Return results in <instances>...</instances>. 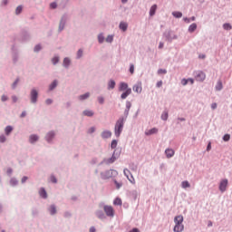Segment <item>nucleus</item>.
<instances>
[{
    "label": "nucleus",
    "mask_w": 232,
    "mask_h": 232,
    "mask_svg": "<svg viewBox=\"0 0 232 232\" xmlns=\"http://www.w3.org/2000/svg\"><path fill=\"white\" fill-rule=\"evenodd\" d=\"M227 188V179L221 180L219 184V190L224 193L226 191V188Z\"/></svg>",
    "instance_id": "obj_7"
},
{
    "label": "nucleus",
    "mask_w": 232,
    "mask_h": 232,
    "mask_svg": "<svg viewBox=\"0 0 232 232\" xmlns=\"http://www.w3.org/2000/svg\"><path fill=\"white\" fill-rule=\"evenodd\" d=\"M103 209L107 217H113V215H115V210H113V208L111 206H105Z\"/></svg>",
    "instance_id": "obj_4"
},
{
    "label": "nucleus",
    "mask_w": 232,
    "mask_h": 232,
    "mask_svg": "<svg viewBox=\"0 0 232 232\" xmlns=\"http://www.w3.org/2000/svg\"><path fill=\"white\" fill-rule=\"evenodd\" d=\"M117 206H122V200L120 198H117Z\"/></svg>",
    "instance_id": "obj_52"
},
{
    "label": "nucleus",
    "mask_w": 232,
    "mask_h": 232,
    "mask_svg": "<svg viewBox=\"0 0 232 232\" xmlns=\"http://www.w3.org/2000/svg\"><path fill=\"white\" fill-rule=\"evenodd\" d=\"M160 86H162V81H160L157 82V87L160 88Z\"/></svg>",
    "instance_id": "obj_59"
},
{
    "label": "nucleus",
    "mask_w": 232,
    "mask_h": 232,
    "mask_svg": "<svg viewBox=\"0 0 232 232\" xmlns=\"http://www.w3.org/2000/svg\"><path fill=\"white\" fill-rule=\"evenodd\" d=\"M188 79L181 80V84H183V86H186V84H188Z\"/></svg>",
    "instance_id": "obj_45"
},
{
    "label": "nucleus",
    "mask_w": 232,
    "mask_h": 232,
    "mask_svg": "<svg viewBox=\"0 0 232 232\" xmlns=\"http://www.w3.org/2000/svg\"><path fill=\"white\" fill-rule=\"evenodd\" d=\"M102 139H110V137H111V131L105 130V131L102 132Z\"/></svg>",
    "instance_id": "obj_12"
},
{
    "label": "nucleus",
    "mask_w": 232,
    "mask_h": 232,
    "mask_svg": "<svg viewBox=\"0 0 232 232\" xmlns=\"http://www.w3.org/2000/svg\"><path fill=\"white\" fill-rule=\"evenodd\" d=\"M182 222H184V217H182V215L176 216L174 218V224H175V227L173 228L174 232H183L184 231V224H182Z\"/></svg>",
    "instance_id": "obj_1"
},
{
    "label": "nucleus",
    "mask_w": 232,
    "mask_h": 232,
    "mask_svg": "<svg viewBox=\"0 0 232 232\" xmlns=\"http://www.w3.org/2000/svg\"><path fill=\"white\" fill-rule=\"evenodd\" d=\"M181 186H182V188H184L190 187L188 181H183V182L181 183Z\"/></svg>",
    "instance_id": "obj_31"
},
{
    "label": "nucleus",
    "mask_w": 232,
    "mask_h": 232,
    "mask_svg": "<svg viewBox=\"0 0 232 232\" xmlns=\"http://www.w3.org/2000/svg\"><path fill=\"white\" fill-rule=\"evenodd\" d=\"M2 101H3V102H5V101H8V97L6 95H3Z\"/></svg>",
    "instance_id": "obj_53"
},
{
    "label": "nucleus",
    "mask_w": 232,
    "mask_h": 232,
    "mask_svg": "<svg viewBox=\"0 0 232 232\" xmlns=\"http://www.w3.org/2000/svg\"><path fill=\"white\" fill-rule=\"evenodd\" d=\"M188 82H190V84H194L195 83V80H193L192 78L188 79Z\"/></svg>",
    "instance_id": "obj_61"
},
{
    "label": "nucleus",
    "mask_w": 232,
    "mask_h": 232,
    "mask_svg": "<svg viewBox=\"0 0 232 232\" xmlns=\"http://www.w3.org/2000/svg\"><path fill=\"white\" fill-rule=\"evenodd\" d=\"M172 15H173V17H176L177 19H180V17H182V13L181 12H173Z\"/></svg>",
    "instance_id": "obj_21"
},
{
    "label": "nucleus",
    "mask_w": 232,
    "mask_h": 232,
    "mask_svg": "<svg viewBox=\"0 0 232 232\" xmlns=\"http://www.w3.org/2000/svg\"><path fill=\"white\" fill-rule=\"evenodd\" d=\"M39 195L40 197H43V198H46L48 197V195L46 194V190L44 188L40 189Z\"/></svg>",
    "instance_id": "obj_13"
},
{
    "label": "nucleus",
    "mask_w": 232,
    "mask_h": 232,
    "mask_svg": "<svg viewBox=\"0 0 232 232\" xmlns=\"http://www.w3.org/2000/svg\"><path fill=\"white\" fill-rule=\"evenodd\" d=\"M11 184H13V186H15V184H17V181L14 180V179H12V180H11Z\"/></svg>",
    "instance_id": "obj_63"
},
{
    "label": "nucleus",
    "mask_w": 232,
    "mask_h": 232,
    "mask_svg": "<svg viewBox=\"0 0 232 232\" xmlns=\"http://www.w3.org/2000/svg\"><path fill=\"white\" fill-rule=\"evenodd\" d=\"M115 160H116L115 154H113L112 157H111V159H110V160H108V163H109V164H111L112 162H115Z\"/></svg>",
    "instance_id": "obj_39"
},
{
    "label": "nucleus",
    "mask_w": 232,
    "mask_h": 232,
    "mask_svg": "<svg viewBox=\"0 0 232 232\" xmlns=\"http://www.w3.org/2000/svg\"><path fill=\"white\" fill-rule=\"evenodd\" d=\"M223 28L224 30H231L232 26L230 25V24H224Z\"/></svg>",
    "instance_id": "obj_29"
},
{
    "label": "nucleus",
    "mask_w": 232,
    "mask_h": 232,
    "mask_svg": "<svg viewBox=\"0 0 232 232\" xmlns=\"http://www.w3.org/2000/svg\"><path fill=\"white\" fill-rule=\"evenodd\" d=\"M119 92H122L121 99H127L129 95H131V88L128 87V83L121 82L119 86Z\"/></svg>",
    "instance_id": "obj_2"
},
{
    "label": "nucleus",
    "mask_w": 232,
    "mask_h": 232,
    "mask_svg": "<svg viewBox=\"0 0 232 232\" xmlns=\"http://www.w3.org/2000/svg\"><path fill=\"white\" fill-rule=\"evenodd\" d=\"M120 30L126 32L128 30V24L126 22H121L119 25Z\"/></svg>",
    "instance_id": "obj_10"
},
{
    "label": "nucleus",
    "mask_w": 232,
    "mask_h": 232,
    "mask_svg": "<svg viewBox=\"0 0 232 232\" xmlns=\"http://www.w3.org/2000/svg\"><path fill=\"white\" fill-rule=\"evenodd\" d=\"M111 148L114 150V148H117V140H113L111 144Z\"/></svg>",
    "instance_id": "obj_35"
},
{
    "label": "nucleus",
    "mask_w": 232,
    "mask_h": 232,
    "mask_svg": "<svg viewBox=\"0 0 232 232\" xmlns=\"http://www.w3.org/2000/svg\"><path fill=\"white\" fill-rule=\"evenodd\" d=\"M63 66H65V67L70 66V60L68 58H64Z\"/></svg>",
    "instance_id": "obj_30"
},
{
    "label": "nucleus",
    "mask_w": 232,
    "mask_h": 232,
    "mask_svg": "<svg viewBox=\"0 0 232 232\" xmlns=\"http://www.w3.org/2000/svg\"><path fill=\"white\" fill-rule=\"evenodd\" d=\"M50 7L53 8V9H55V8H57V4L56 3H52L50 5Z\"/></svg>",
    "instance_id": "obj_48"
},
{
    "label": "nucleus",
    "mask_w": 232,
    "mask_h": 232,
    "mask_svg": "<svg viewBox=\"0 0 232 232\" xmlns=\"http://www.w3.org/2000/svg\"><path fill=\"white\" fill-rule=\"evenodd\" d=\"M90 232H95V228H94L93 227H92L90 228Z\"/></svg>",
    "instance_id": "obj_64"
},
{
    "label": "nucleus",
    "mask_w": 232,
    "mask_h": 232,
    "mask_svg": "<svg viewBox=\"0 0 232 232\" xmlns=\"http://www.w3.org/2000/svg\"><path fill=\"white\" fill-rule=\"evenodd\" d=\"M165 154L167 159H171V157H173L175 155V150L172 149H167L165 150Z\"/></svg>",
    "instance_id": "obj_8"
},
{
    "label": "nucleus",
    "mask_w": 232,
    "mask_h": 232,
    "mask_svg": "<svg viewBox=\"0 0 232 232\" xmlns=\"http://www.w3.org/2000/svg\"><path fill=\"white\" fill-rule=\"evenodd\" d=\"M216 90L218 92H220V90H222V82L218 81L217 85H216Z\"/></svg>",
    "instance_id": "obj_23"
},
{
    "label": "nucleus",
    "mask_w": 232,
    "mask_h": 232,
    "mask_svg": "<svg viewBox=\"0 0 232 232\" xmlns=\"http://www.w3.org/2000/svg\"><path fill=\"white\" fill-rule=\"evenodd\" d=\"M109 89L115 88V81H110L108 84Z\"/></svg>",
    "instance_id": "obj_27"
},
{
    "label": "nucleus",
    "mask_w": 232,
    "mask_h": 232,
    "mask_svg": "<svg viewBox=\"0 0 232 232\" xmlns=\"http://www.w3.org/2000/svg\"><path fill=\"white\" fill-rule=\"evenodd\" d=\"M22 12H23V6L22 5L17 6L15 10L16 15H19V14H21Z\"/></svg>",
    "instance_id": "obj_26"
},
{
    "label": "nucleus",
    "mask_w": 232,
    "mask_h": 232,
    "mask_svg": "<svg viewBox=\"0 0 232 232\" xmlns=\"http://www.w3.org/2000/svg\"><path fill=\"white\" fill-rule=\"evenodd\" d=\"M127 179L130 184H135V178H133V175L130 174V176H128Z\"/></svg>",
    "instance_id": "obj_24"
},
{
    "label": "nucleus",
    "mask_w": 232,
    "mask_h": 232,
    "mask_svg": "<svg viewBox=\"0 0 232 232\" xmlns=\"http://www.w3.org/2000/svg\"><path fill=\"white\" fill-rule=\"evenodd\" d=\"M113 41V35H109L106 38V43H111Z\"/></svg>",
    "instance_id": "obj_37"
},
{
    "label": "nucleus",
    "mask_w": 232,
    "mask_h": 232,
    "mask_svg": "<svg viewBox=\"0 0 232 232\" xmlns=\"http://www.w3.org/2000/svg\"><path fill=\"white\" fill-rule=\"evenodd\" d=\"M51 182H53V184H57V179L55 178V176H51Z\"/></svg>",
    "instance_id": "obj_41"
},
{
    "label": "nucleus",
    "mask_w": 232,
    "mask_h": 232,
    "mask_svg": "<svg viewBox=\"0 0 232 232\" xmlns=\"http://www.w3.org/2000/svg\"><path fill=\"white\" fill-rule=\"evenodd\" d=\"M183 20L185 21V23H191V19L190 18H183Z\"/></svg>",
    "instance_id": "obj_55"
},
{
    "label": "nucleus",
    "mask_w": 232,
    "mask_h": 232,
    "mask_svg": "<svg viewBox=\"0 0 232 232\" xmlns=\"http://www.w3.org/2000/svg\"><path fill=\"white\" fill-rule=\"evenodd\" d=\"M83 115H85V117H93L94 113L92 111H83Z\"/></svg>",
    "instance_id": "obj_17"
},
{
    "label": "nucleus",
    "mask_w": 232,
    "mask_h": 232,
    "mask_svg": "<svg viewBox=\"0 0 232 232\" xmlns=\"http://www.w3.org/2000/svg\"><path fill=\"white\" fill-rule=\"evenodd\" d=\"M168 72L165 70V69H160L159 71H158V73L160 75V74H162V73H167Z\"/></svg>",
    "instance_id": "obj_44"
},
{
    "label": "nucleus",
    "mask_w": 232,
    "mask_h": 232,
    "mask_svg": "<svg viewBox=\"0 0 232 232\" xmlns=\"http://www.w3.org/2000/svg\"><path fill=\"white\" fill-rule=\"evenodd\" d=\"M130 72L131 73V75H133V73H135V65L130 64Z\"/></svg>",
    "instance_id": "obj_36"
},
{
    "label": "nucleus",
    "mask_w": 232,
    "mask_h": 232,
    "mask_svg": "<svg viewBox=\"0 0 232 232\" xmlns=\"http://www.w3.org/2000/svg\"><path fill=\"white\" fill-rule=\"evenodd\" d=\"M53 137H55V133H53V131H51L46 135V140L50 142V140H52Z\"/></svg>",
    "instance_id": "obj_15"
},
{
    "label": "nucleus",
    "mask_w": 232,
    "mask_h": 232,
    "mask_svg": "<svg viewBox=\"0 0 232 232\" xmlns=\"http://www.w3.org/2000/svg\"><path fill=\"white\" fill-rule=\"evenodd\" d=\"M231 139V136L229 134H225L223 137V140H225V142H227V140H229Z\"/></svg>",
    "instance_id": "obj_34"
},
{
    "label": "nucleus",
    "mask_w": 232,
    "mask_h": 232,
    "mask_svg": "<svg viewBox=\"0 0 232 232\" xmlns=\"http://www.w3.org/2000/svg\"><path fill=\"white\" fill-rule=\"evenodd\" d=\"M41 50V45H36L35 47H34V52H39Z\"/></svg>",
    "instance_id": "obj_51"
},
{
    "label": "nucleus",
    "mask_w": 232,
    "mask_h": 232,
    "mask_svg": "<svg viewBox=\"0 0 232 232\" xmlns=\"http://www.w3.org/2000/svg\"><path fill=\"white\" fill-rule=\"evenodd\" d=\"M132 90L136 93H141L142 92V83L141 82L136 83L135 85H133Z\"/></svg>",
    "instance_id": "obj_6"
},
{
    "label": "nucleus",
    "mask_w": 232,
    "mask_h": 232,
    "mask_svg": "<svg viewBox=\"0 0 232 232\" xmlns=\"http://www.w3.org/2000/svg\"><path fill=\"white\" fill-rule=\"evenodd\" d=\"M96 215H97L98 218H101V219L105 218L104 214L101 211H98Z\"/></svg>",
    "instance_id": "obj_33"
},
{
    "label": "nucleus",
    "mask_w": 232,
    "mask_h": 232,
    "mask_svg": "<svg viewBox=\"0 0 232 232\" xmlns=\"http://www.w3.org/2000/svg\"><path fill=\"white\" fill-rule=\"evenodd\" d=\"M121 130H122V123H120V126L118 128V133H121Z\"/></svg>",
    "instance_id": "obj_54"
},
{
    "label": "nucleus",
    "mask_w": 232,
    "mask_h": 232,
    "mask_svg": "<svg viewBox=\"0 0 232 232\" xmlns=\"http://www.w3.org/2000/svg\"><path fill=\"white\" fill-rule=\"evenodd\" d=\"M126 108H127V111H130V109L131 108V102H126Z\"/></svg>",
    "instance_id": "obj_42"
},
{
    "label": "nucleus",
    "mask_w": 232,
    "mask_h": 232,
    "mask_svg": "<svg viewBox=\"0 0 232 232\" xmlns=\"http://www.w3.org/2000/svg\"><path fill=\"white\" fill-rule=\"evenodd\" d=\"M53 64H57L59 63V57H54L52 59Z\"/></svg>",
    "instance_id": "obj_40"
},
{
    "label": "nucleus",
    "mask_w": 232,
    "mask_h": 232,
    "mask_svg": "<svg viewBox=\"0 0 232 232\" xmlns=\"http://www.w3.org/2000/svg\"><path fill=\"white\" fill-rule=\"evenodd\" d=\"M28 180V177L24 176L22 178V184H24Z\"/></svg>",
    "instance_id": "obj_49"
},
{
    "label": "nucleus",
    "mask_w": 232,
    "mask_h": 232,
    "mask_svg": "<svg viewBox=\"0 0 232 232\" xmlns=\"http://www.w3.org/2000/svg\"><path fill=\"white\" fill-rule=\"evenodd\" d=\"M98 102H100V104H103L104 103V98L99 97L98 98Z\"/></svg>",
    "instance_id": "obj_47"
},
{
    "label": "nucleus",
    "mask_w": 232,
    "mask_h": 232,
    "mask_svg": "<svg viewBox=\"0 0 232 232\" xmlns=\"http://www.w3.org/2000/svg\"><path fill=\"white\" fill-rule=\"evenodd\" d=\"M14 128H12V126H7L5 130V135H10V133H12Z\"/></svg>",
    "instance_id": "obj_22"
},
{
    "label": "nucleus",
    "mask_w": 232,
    "mask_h": 232,
    "mask_svg": "<svg viewBox=\"0 0 232 232\" xmlns=\"http://www.w3.org/2000/svg\"><path fill=\"white\" fill-rule=\"evenodd\" d=\"M57 87V81H53L51 85L49 86V90H53Z\"/></svg>",
    "instance_id": "obj_25"
},
{
    "label": "nucleus",
    "mask_w": 232,
    "mask_h": 232,
    "mask_svg": "<svg viewBox=\"0 0 232 232\" xmlns=\"http://www.w3.org/2000/svg\"><path fill=\"white\" fill-rule=\"evenodd\" d=\"M90 97V92H86L85 94L80 95L79 99L80 101H86Z\"/></svg>",
    "instance_id": "obj_18"
},
{
    "label": "nucleus",
    "mask_w": 232,
    "mask_h": 232,
    "mask_svg": "<svg viewBox=\"0 0 232 232\" xmlns=\"http://www.w3.org/2000/svg\"><path fill=\"white\" fill-rule=\"evenodd\" d=\"M49 211H50V214H51V215H55V213H57V208H55V206L52 205V206L49 208Z\"/></svg>",
    "instance_id": "obj_19"
},
{
    "label": "nucleus",
    "mask_w": 232,
    "mask_h": 232,
    "mask_svg": "<svg viewBox=\"0 0 232 232\" xmlns=\"http://www.w3.org/2000/svg\"><path fill=\"white\" fill-rule=\"evenodd\" d=\"M123 173H124V175L128 178V177H130V175H131V173L130 172V170L128 169H125L124 170H123Z\"/></svg>",
    "instance_id": "obj_38"
},
{
    "label": "nucleus",
    "mask_w": 232,
    "mask_h": 232,
    "mask_svg": "<svg viewBox=\"0 0 232 232\" xmlns=\"http://www.w3.org/2000/svg\"><path fill=\"white\" fill-rule=\"evenodd\" d=\"M155 12H157V5H153L150 7V15L152 17V15L155 14Z\"/></svg>",
    "instance_id": "obj_14"
},
{
    "label": "nucleus",
    "mask_w": 232,
    "mask_h": 232,
    "mask_svg": "<svg viewBox=\"0 0 232 232\" xmlns=\"http://www.w3.org/2000/svg\"><path fill=\"white\" fill-rule=\"evenodd\" d=\"M39 93L37 92V91L35 89H33L31 91V102H33L34 104L35 102H37V97H38Z\"/></svg>",
    "instance_id": "obj_5"
},
{
    "label": "nucleus",
    "mask_w": 232,
    "mask_h": 232,
    "mask_svg": "<svg viewBox=\"0 0 232 232\" xmlns=\"http://www.w3.org/2000/svg\"><path fill=\"white\" fill-rule=\"evenodd\" d=\"M113 171L114 170H108L107 172H105L104 178L110 179V178L113 177Z\"/></svg>",
    "instance_id": "obj_20"
},
{
    "label": "nucleus",
    "mask_w": 232,
    "mask_h": 232,
    "mask_svg": "<svg viewBox=\"0 0 232 232\" xmlns=\"http://www.w3.org/2000/svg\"><path fill=\"white\" fill-rule=\"evenodd\" d=\"M129 232H140V230H139V228H132L130 231Z\"/></svg>",
    "instance_id": "obj_58"
},
{
    "label": "nucleus",
    "mask_w": 232,
    "mask_h": 232,
    "mask_svg": "<svg viewBox=\"0 0 232 232\" xmlns=\"http://www.w3.org/2000/svg\"><path fill=\"white\" fill-rule=\"evenodd\" d=\"M37 140H39V136L35 134L31 135L29 138V142H31V144H34V142H37Z\"/></svg>",
    "instance_id": "obj_11"
},
{
    "label": "nucleus",
    "mask_w": 232,
    "mask_h": 232,
    "mask_svg": "<svg viewBox=\"0 0 232 232\" xmlns=\"http://www.w3.org/2000/svg\"><path fill=\"white\" fill-rule=\"evenodd\" d=\"M52 102H53L52 99H47V100L45 101V103H46V104H52Z\"/></svg>",
    "instance_id": "obj_56"
},
{
    "label": "nucleus",
    "mask_w": 232,
    "mask_h": 232,
    "mask_svg": "<svg viewBox=\"0 0 232 232\" xmlns=\"http://www.w3.org/2000/svg\"><path fill=\"white\" fill-rule=\"evenodd\" d=\"M211 108H212L213 110H217V103H212V104H211Z\"/></svg>",
    "instance_id": "obj_60"
},
{
    "label": "nucleus",
    "mask_w": 232,
    "mask_h": 232,
    "mask_svg": "<svg viewBox=\"0 0 232 232\" xmlns=\"http://www.w3.org/2000/svg\"><path fill=\"white\" fill-rule=\"evenodd\" d=\"M19 82V79H17L14 83H13V88H15L17 86V83Z\"/></svg>",
    "instance_id": "obj_57"
},
{
    "label": "nucleus",
    "mask_w": 232,
    "mask_h": 232,
    "mask_svg": "<svg viewBox=\"0 0 232 232\" xmlns=\"http://www.w3.org/2000/svg\"><path fill=\"white\" fill-rule=\"evenodd\" d=\"M195 79L198 82H204V81H206V72H204L202 71L196 72Z\"/></svg>",
    "instance_id": "obj_3"
},
{
    "label": "nucleus",
    "mask_w": 232,
    "mask_h": 232,
    "mask_svg": "<svg viewBox=\"0 0 232 232\" xmlns=\"http://www.w3.org/2000/svg\"><path fill=\"white\" fill-rule=\"evenodd\" d=\"M161 119H162V121H168V111H164L161 114Z\"/></svg>",
    "instance_id": "obj_28"
},
{
    "label": "nucleus",
    "mask_w": 232,
    "mask_h": 232,
    "mask_svg": "<svg viewBox=\"0 0 232 232\" xmlns=\"http://www.w3.org/2000/svg\"><path fill=\"white\" fill-rule=\"evenodd\" d=\"M156 133H159V129H157V128H152V129L145 131V135H147V136L156 135Z\"/></svg>",
    "instance_id": "obj_9"
},
{
    "label": "nucleus",
    "mask_w": 232,
    "mask_h": 232,
    "mask_svg": "<svg viewBox=\"0 0 232 232\" xmlns=\"http://www.w3.org/2000/svg\"><path fill=\"white\" fill-rule=\"evenodd\" d=\"M98 41H99L100 44L104 43V35L99 34L98 35Z\"/></svg>",
    "instance_id": "obj_32"
},
{
    "label": "nucleus",
    "mask_w": 232,
    "mask_h": 232,
    "mask_svg": "<svg viewBox=\"0 0 232 232\" xmlns=\"http://www.w3.org/2000/svg\"><path fill=\"white\" fill-rule=\"evenodd\" d=\"M195 30H197V24H190L189 27H188V32L190 34H193V32H195Z\"/></svg>",
    "instance_id": "obj_16"
},
{
    "label": "nucleus",
    "mask_w": 232,
    "mask_h": 232,
    "mask_svg": "<svg viewBox=\"0 0 232 232\" xmlns=\"http://www.w3.org/2000/svg\"><path fill=\"white\" fill-rule=\"evenodd\" d=\"M64 29V24L63 22L60 23L59 30L60 32Z\"/></svg>",
    "instance_id": "obj_50"
},
{
    "label": "nucleus",
    "mask_w": 232,
    "mask_h": 232,
    "mask_svg": "<svg viewBox=\"0 0 232 232\" xmlns=\"http://www.w3.org/2000/svg\"><path fill=\"white\" fill-rule=\"evenodd\" d=\"M12 100H13V102H17V96H13Z\"/></svg>",
    "instance_id": "obj_62"
},
{
    "label": "nucleus",
    "mask_w": 232,
    "mask_h": 232,
    "mask_svg": "<svg viewBox=\"0 0 232 232\" xmlns=\"http://www.w3.org/2000/svg\"><path fill=\"white\" fill-rule=\"evenodd\" d=\"M6 141V137L5 135L0 136V142H5Z\"/></svg>",
    "instance_id": "obj_46"
},
{
    "label": "nucleus",
    "mask_w": 232,
    "mask_h": 232,
    "mask_svg": "<svg viewBox=\"0 0 232 232\" xmlns=\"http://www.w3.org/2000/svg\"><path fill=\"white\" fill-rule=\"evenodd\" d=\"M77 57L78 59H81V57H82V50H79L78 53H77Z\"/></svg>",
    "instance_id": "obj_43"
}]
</instances>
